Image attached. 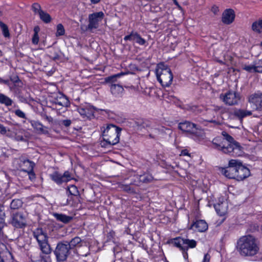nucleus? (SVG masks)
<instances>
[{"label": "nucleus", "mask_w": 262, "mask_h": 262, "mask_svg": "<svg viewBox=\"0 0 262 262\" xmlns=\"http://www.w3.org/2000/svg\"><path fill=\"white\" fill-rule=\"evenodd\" d=\"M222 135L225 138L217 137L213 139L212 144L214 148L223 153L233 156H240L243 154L242 147L233 138L226 132Z\"/></svg>", "instance_id": "f257e3e1"}, {"label": "nucleus", "mask_w": 262, "mask_h": 262, "mask_svg": "<svg viewBox=\"0 0 262 262\" xmlns=\"http://www.w3.org/2000/svg\"><path fill=\"white\" fill-rule=\"evenodd\" d=\"M237 250L242 256H252L259 250L257 241L251 235L244 236L237 241Z\"/></svg>", "instance_id": "f03ea898"}, {"label": "nucleus", "mask_w": 262, "mask_h": 262, "mask_svg": "<svg viewBox=\"0 0 262 262\" xmlns=\"http://www.w3.org/2000/svg\"><path fill=\"white\" fill-rule=\"evenodd\" d=\"M103 142L102 146L116 145L119 142L120 132L122 129L113 124H107L106 127L101 128Z\"/></svg>", "instance_id": "7ed1b4c3"}, {"label": "nucleus", "mask_w": 262, "mask_h": 262, "mask_svg": "<svg viewBox=\"0 0 262 262\" xmlns=\"http://www.w3.org/2000/svg\"><path fill=\"white\" fill-rule=\"evenodd\" d=\"M167 243L179 248L182 251L183 256L186 260L188 258L187 251L188 248H194L196 246V242L195 240L182 237L170 239L168 241Z\"/></svg>", "instance_id": "20e7f679"}, {"label": "nucleus", "mask_w": 262, "mask_h": 262, "mask_svg": "<svg viewBox=\"0 0 262 262\" xmlns=\"http://www.w3.org/2000/svg\"><path fill=\"white\" fill-rule=\"evenodd\" d=\"M156 76L158 80L163 86L168 87L172 83L173 75L170 68L163 63L157 66Z\"/></svg>", "instance_id": "39448f33"}, {"label": "nucleus", "mask_w": 262, "mask_h": 262, "mask_svg": "<svg viewBox=\"0 0 262 262\" xmlns=\"http://www.w3.org/2000/svg\"><path fill=\"white\" fill-rule=\"evenodd\" d=\"M33 236L36 239L42 253L48 254L51 249L48 242V236L41 228H37L33 231Z\"/></svg>", "instance_id": "423d86ee"}, {"label": "nucleus", "mask_w": 262, "mask_h": 262, "mask_svg": "<svg viewBox=\"0 0 262 262\" xmlns=\"http://www.w3.org/2000/svg\"><path fill=\"white\" fill-rule=\"evenodd\" d=\"M178 128L187 135L199 137L201 135V129L197 125L191 122L185 121L178 124Z\"/></svg>", "instance_id": "0eeeda50"}, {"label": "nucleus", "mask_w": 262, "mask_h": 262, "mask_svg": "<svg viewBox=\"0 0 262 262\" xmlns=\"http://www.w3.org/2000/svg\"><path fill=\"white\" fill-rule=\"evenodd\" d=\"M104 16V14L102 11L90 14L89 15V25L85 27V29L83 27H81V29L84 31L90 30L91 31L93 29H97L99 22L102 21Z\"/></svg>", "instance_id": "6e6552de"}, {"label": "nucleus", "mask_w": 262, "mask_h": 262, "mask_svg": "<svg viewBox=\"0 0 262 262\" xmlns=\"http://www.w3.org/2000/svg\"><path fill=\"white\" fill-rule=\"evenodd\" d=\"M70 248L66 242H59L57 244L54 253L58 261H65L70 253Z\"/></svg>", "instance_id": "1a4fd4ad"}, {"label": "nucleus", "mask_w": 262, "mask_h": 262, "mask_svg": "<svg viewBox=\"0 0 262 262\" xmlns=\"http://www.w3.org/2000/svg\"><path fill=\"white\" fill-rule=\"evenodd\" d=\"M220 98L226 105L231 106L238 104L240 100V95L237 92L229 91L225 94H221Z\"/></svg>", "instance_id": "9d476101"}, {"label": "nucleus", "mask_w": 262, "mask_h": 262, "mask_svg": "<svg viewBox=\"0 0 262 262\" xmlns=\"http://www.w3.org/2000/svg\"><path fill=\"white\" fill-rule=\"evenodd\" d=\"M13 163L16 165V168H19L21 171L24 172L33 169L35 165L33 162L23 157H20L19 159H15Z\"/></svg>", "instance_id": "9b49d317"}, {"label": "nucleus", "mask_w": 262, "mask_h": 262, "mask_svg": "<svg viewBox=\"0 0 262 262\" xmlns=\"http://www.w3.org/2000/svg\"><path fill=\"white\" fill-rule=\"evenodd\" d=\"M237 164H238V160L233 159L230 160L228 166L222 169V173L229 179H235Z\"/></svg>", "instance_id": "f8f14e48"}, {"label": "nucleus", "mask_w": 262, "mask_h": 262, "mask_svg": "<svg viewBox=\"0 0 262 262\" xmlns=\"http://www.w3.org/2000/svg\"><path fill=\"white\" fill-rule=\"evenodd\" d=\"M248 102L255 110L262 111V92L258 91L251 94L248 97Z\"/></svg>", "instance_id": "ddd939ff"}, {"label": "nucleus", "mask_w": 262, "mask_h": 262, "mask_svg": "<svg viewBox=\"0 0 262 262\" xmlns=\"http://www.w3.org/2000/svg\"><path fill=\"white\" fill-rule=\"evenodd\" d=\"M33 11L39 15L40 19L45 23H49L51 20V17L49 14L43 11L41 6L37 3H34L32 6Z\"/></svg>", "instance_id": "4468645a"}, {"label": "nucleus", "mask_w": 262, "mask_h": 262, "mask_svg": "<svg viewBox=\"0 0 262 262\" xmlns=\"http://www.w3.org/2000/svg\"><path fill=\"white\" fill-rule=\"evenodd\" d=\"M250 175V170L243 165L242 163L238 160V164H237L236 166L235 179L237 181H242L248 177Z\"/></svg>", "instance_id": "2eb2a0df"}, {"label": "nucleus", "mask_w": 262, "mask_h": 262, "mask_svg": "<svg viewBox=\"0 0 262 262\" xmlns=\"http://www.w3.org/2000/svg\"><path fill=\"white\" fill-rule=\"evenodd\" d=\"M11 224L15 228H21L26 226L25 219L20 212L13 213L11 216Z\"/></svg>", "instance_id": "dca6fc26"}, {"label": "nucleus", "mask_w": 262, "mask_h": 262, "mask_svg": "<svg viewBox=\"0 0 262 262\" xmlns=\"http://www.w3.org/2000/svg\"><path fill=\"white\" fill-rule=\"evenodd\" d=\"M235 18V13L231 9L225 10L222 14V20L225 24L229 25L231 24Z\"/></svg>", "instance_id": "f3484780"}, {"label": "nucleus", "mask_w": 262, "mask_h": 262, "mask_svg": "<svg viewBox=\"0 0 262 262\" xmlns=\"http://www.w3.org/2000/svg\"><path fill=\"white\" fill-rule=\"evenodd\" d=\"M124 40L125 41L135 40L140 45H144L146 43V40L142 38L139 34L134 31H132L130 34L125 36Z\"/></svg>", "instance_id": "a211bd4d"}, {"label": "nucleus", "mask_w": 262, "mask_h": 262, "mask_svg": "<svg viewBox=\"0 0 262 262\" xmlns=\"http://www.w3.org/2000/svg\"><path fill=\"white\" fill-rule=\"evenodd\" d=\"M79 113L83 118L86 117L91 119L94 117L95 109L93 106H87L84 108H79Z\"/></svg>", "instance_id": "6ab92c4d"}, {"label": "nucleus", "mask_w": 262, "mask_h": 262, "mask_svg": "<svg viewBox=\"0 0 262 262\" xmlns=\"http://www.w3.org/2000/svg\"><path fill=\"white\" fill-rule=\"evenodd\" d=\"M190 229H194L199 232H204L208 229V225L204 220H201L193 223Z\"/></svg>", "instance_id": "aec40b11"}, {"label": "nucleus", "mask_w": 262, "mask_h": 262, "mask_svg": "<svg viewBox=\"0 0 262 262\" xmlns=\"http://www.w3.org/2000/svg\"><path fill=\"white\" fill-rule=\"evenodd\" d=\"M111 93L116 97H121L124 92L123 88L119 84H112L110 85Z\"/></svg>", "instance_id": "412c9836"}, {"label": "nucleus", "mask_w": 262, "mask_h": 262, "mask_svg": "<svg viewBox=\"0 0 262 262\" xmlns=\"http://www.w3.org/2000/svg\"><path fill=\"white\" fill-rule=\"evenodd\" d=\"M214 207L220 216H224L227 211V204L226 202H222L214 204Z\"/></svg>", "instance_id": "4be33fe9"}, {"label": "nucleus", "mask_w": 262, "mask_h": 262, "mask_svg": "<svg viewBox=\"0 0 262 262\" xmlns=\"http://www.w3.org/2000/svg\"><path fill=\"white\" fill-rule=\"evenodd\" d=\"M32 126L38 132L42 134H48V131L45 128L46 127L44 126L40 122L35 120H29Z\"/></svg>", "instance_id": "5701e85b"}, {"label": "nucleus", "mask_w": 262, "mask_h": 262, "mask_svg": "<svg viewBox=\"0 0 262 262\" xmlns=\"http://www.w3.org/2000/svg\"><path fill=\"white\" fill-rule=\"evenodd\" d=\"M251 115L252 112L250 111L243 109H237L234 111V115L240 120H242L247 116H251Z\"/></svg>", "instance_id": "b1692460"}, {"label": "nucleus", "mask_w": 262, "mask_h": 262, "mask_svg": "<svg viewBox=\"0 0 262 262\" xmlns=\"http://www.w3.org/2000/svg\"><path fill=\"white\" fill-rule=\"evenodd\" d=\"M13 103V101L6 95L0 93V104L4 105L6 107L11 106Z\"/></svg>", "instance_id": "393cba45"}, {"label": "nucleus", "mask_w": 262, "mask_h": 262, "mask_svg": "<svg viewBox=\"0 0 262 262\" xmlns=\"http://www.w3.org/2000/svg\"><path fill=\"white\" fill-rule=\"evenodd\" d=\"M68 245L70 249H73L77 246H81L82 240L78 236H76L72 238L70 242H65Z\"/></svg>", "instance_id": "a878e982"}, {"label": "nucleus", "mask_w": 262, "mask_h": 262, "mask_svg": "<svg viewBox=\"0 0 262 262\" xmlns=\"http://www.w3.org/2000/svg\"><path fill=\"white\" fill-rule=\"evenodd\" d=\"M50 177L52 181L58 185L64 183L62 174L57 171H54L53 173L50 174Z\"/></svg>", "instance_id": "bb28decb"}, {"label": "nucleus", "mask_w": 262, "mask_h": 262, "mask_svg": "<svg viewBox=\"0 0 262 262\" xmlns=\"http://www.w3.org/2000/svg\"><path fill=\"white\" fill-rule=\"evenodd\" d=\"M124 75L123 73L115 74L111 76L105 78L104 81L106 83L116 84L118 78H120L122 75Z\"/></svg>", "instance_id": "cd10ccee"}, {"label": "nucleus", "mask_w": 262, "mask_h": 262, "mask_svg": "<svg viewBox=\"0 0 262 262\" xmlns=\"http://www.w3.org/2000/svg\"><path fill=\"white\" fill-rule=\"evenodd\" d=\"M54 216L58 221L63 223H68L73 219L72 217L63 214L55 213Z\"/></svg>", "instance_id": "c85d7f7f"}, {"label": "nucleus", "mask_w": 262, "mask_h": 262, "mask_svg": "<svg viewBox=\"0 0 262 262\" xmlns=\"http://www.w3.org/2000/svg\"><path fill=\"white\" fill-rule=\"evenodd\" d=\"M251 28L253 31L260 33L262 29V18L254 21L252 25Z\"/></svg>", "instance_id": "c756f323"}, {"label": "nucleus", "mask_w": 262, "mask_h": 262, "mask_svg": "<svg viewBox=\"0 0 262 262\" xmlns=\"http://www.w3.org/2000/svg\"><path fill=\"white\" fill-rule=\"evenodd\" d=\"M55 103L61 106L67 107L69 105V101L65 96L60 97L59 99H57Z\"/></svg>", "instance_id": "7c9ffc66"}, {"label": "nucleus", "mask_w": 262, "mask_h": 262, "mask_svg": "<svg viewBox=\"0 0 262 262\" xmlns=\"http://www.w3.org/2000/svg\"><path fill=\"white\" fill-rule=\"evenodd\" d=\"M154 180L153 177L150 174H144L140 175L139 180L143 183H148L151 182Z\"/></svg>", "instance_id": "2f4dec72"}, {"label": "nucleus", "mask_w": 262, "mask_h": 262, "mask_svg": "<svg viewBox=\"0 0 262 262\" xmlns=\"http://www.w3.org/2000/svg\"><path fill=\"white\" fill-rule=\"evenodd\" d=\"M156 130H157L160 134L164 136V135H168L170 136L172 131L171 129L168 128H166L164 126H161L160 128H155Z\"/></svg>", "instance_id": "473e14b6"}, {"label": "nucleus", "mask_w": 262, "mask_h": 262, "mask_svg": "<svg viewBox=\"0 0 262 262\" xmlns=\"http://www.w3.org/2000/svg\"><path fill=\"white\" fill-rule=\"evenodd\" d=\"M136 124L138 126V129L141 130L142 128H147L150 126V123L148 121L139 120L136 122Z\"/></svg>", "instance_id": "72a5a7b5"}, {"label": "nucleus", "mask_w": 262, "mask_h": 262, "mask_svg": "<svg viewBox=\"0 0 262 262\" xmlns=\"http://www.w3.org/2000/svg\"><path fill=\"white\" fill-rule=\"evenodd\" d=\"M23 205L22 201L19 199H14L12 201L10 204V208L12 209H17L21 207Z\"/></svg>", "instance_id": "f704fd0d"}, {"label": "nucleus", "mask_w": 262, "mask_h": 262, "mask_svg": "<svg viewBox=\"0 0 262 262\" xmlns=\"http://www.w3.org/2000/svg\"><path fill=\"white\" fill-rule=\"evenodd\" d=\"M120 188L122 190H123L125 192H127L128 193H135V190L133 188H132L128 185L121 184L120 185Z\"/></svg>", "instance_id": "c9c22d12"}, {"label": "nucleus", "mask_w": 262, "mask_h": 262, "mask_svg": "<svg viewBox=\"0 0 262 262\" xmlns=\"http://www.w3.org/2000/svg\"><path fill=\"white\" fill-rule=\"evenodd\" d=\"M65 32L63 26L61 24H59L57 26V31L56 33V36L64 35Z\"/></svg>", "instance_id": "e433bc0d"}, {"label": "nucleus", "mask_w": 262, "mask_h": 262, "mask_svg": "<svg viewBox=\"0 0 262 262\" xmlns=\"http://www.w3.org/2000/svg\"><path fill=\"white\" fill-rule=\"evenodd\" d=\"M243 69L250 73L256 72L255 64L254 65H244Z\"/></svg>", "instance_id": "4c0bfd02"}, {"label": "nucleus", "mask_w": 262, "mask_h": 262, "mask_svg": "<svg viewBox=\"0 0 262 262\" xmlns=\"http://www.w3.org/2000/svg\"><path fill=\"white\" fill-rule=\"evenodd\" d=\"M69 193L72 195H76L78 193L77 188L75 185H71L68 188Z\"/></svg>", "instance_id": "58836bf2"}, {"label": "nucleus", "mask_w": 262, "mask_h": 262, "mask_svg": "<svg viewBox=\"0 0 262 262\" xmlns=\"http://www.w3.org/2000/svg\"><path fill=\"white\" fill-rule=\"evenodd\" d=\"M72 123V121L70 119L61 120L59 121V125L60 126H64L66 127H69Z\"/></svg>", "instance_id": "ea45409f"}, {"label": "nucleus", "mask_w": 262, "mask_h": 262, "mask_svg": "<svg viewBox=\"0 0 262 262\" xmlns=\"http://www.w3.org/2000/svg\"><path fill=\"white\" fill-rule=\"evenodd\" d=\"M1 28L2 30L3 34L4 36L5 37H10L9 31L8 28L7 26V25L5 24L3 26H2Z\"/></svg>", "instance_id": "a19ab883"}, {"label": "nucleus", "mask_w": 262, "mask_h": 262, "mask_svg": "<svg viewBox=\"0 0 262 262\" xmlns=\"http://www.w3.org/2000/svg\"><path fill=\"white\" fill-rule=\"evenodd\" d=\"M62 176L64 183L67 182L72 179L71 176L68 171H65Z\"/></svg>", "instance_id": "79ce46f5"}, {"label": "nucleus", "mask_w": 262, "mask_h": 262, "mask_svg": "<svg viewBox=\"0 0 262 262\" xmlns=\"http://www.w3.org/2000/svg\"><path fill=\"white\" fill-rule=\"evenodd\" d=\"M256 72L262 73V60H259L255 63Z\"/></svg>", "instance_id": "37998d69"}, {"label": "nucleus", "mask_w": 262, "mask_h": 262, "mask_svg": "<svg viewBox=\"0 0 262 262\" xmlns=\"http://www.w3.org/2000/svg\"><path fill=\"white\" fill-rule=\"evenodd\" d=\"M14 113L16 116L17 117L23 118V119H26V114L20 110L18 109L14 111Z\"/></svg>", "instance_id": "c03bdc74"}, {"label": "nucleus", "mask_w": 262, "mask_h": 262, "mask_svg": "<svg viewBox=\"0 0 262 262\" xmlns=\"http://www.w3.org/2000/svg\"><path fill=\"white\" fill-rule=\"evenodd\" d=\"M26 172L27 173L29 176V179L32 181L34 180L35 178V174L33 171V169L31 170L30 171H27Z\"/></svg>", "instance_id": "a18cd8bd"}, {"label": "nucleus", "mask_w": 262, "mask_h": 262, "mask_svg": "<svg viewBox=\"0 0 262 262\" xmlns=\"http://www.w3.org/2000/svg\"><path fill=\"white\" fill-rule=\"evenodd\" d=\"M41 117L49 122H52L53 119L51 116H48L46 113H42Z\"/></svg>", "instance_id": "49530a36"}, {"label": "nucleus", "mask_w": 262, "mask_h": 262, "mask_svg": "<svg viewBox=\"0 0 262 262\" xmlns=\"http://www.w3.org/2000/svg\"><path fill=\"white\" fill-rule=\"evenodd\" d=\"M32 43L37 45L39 41V36L38 34H34L32 39Z\"/></svg>", "instance_id": "de8ad7c7"}, {"label": "nucleus", "mask_w": 262, "mask_h": 262, "mask_svg": "<svg viewBox=\"0 0 262 262\" xmlns=\"http://www.w3.org/2000/svg\"><path fill=\"white\" fill-rule=\"evenodd\" d=\"M10 80L13 83H16L19 81V79L17 75H14L10 77Z\"/></svg>", "instance_id": "09e8293b"}, {"label": "nucleus", "mask_w": 262, "mask_h": 262, "mask_svg": "<svg viewBox=\"0 0 262 262\" xmlns=\"http://www.w3.org/2000/svg\"><path fill=\"white\" fill-rule=\"evenodd\" d=\"M50 57L54 60L59 59V55H58V53L55 51L53 53V54L50 55Z\"/></svg>", "instance_id": "8fccbe9b"}, {"label": "nucleus", "mask_w": 262, "mask_h": 262, "mask_svg": "<svg viewBox=\"0 0 262 262\" xmlns=\"http://www.w3.org/2000/svg\"><path fill=\"white\" fill-rule=\"evenodd\" d=\"M210 259V256L209 254H205L203 262H209Z\"/></svg>", "instance_id": "3c124183"}, {"label": "nucleus", "mask_w": 262, "mask_h": 262, "mask_svg": "<svg viewBox=\"0 0 262 262\" xmlns=\"http://www.w3.org/2000/svg\"><path fill=\"white\" fill-rule=\"evenodd\" d=\"M0 83H4L8 86H10V82L9 80H4L1 78H0Z\"/></svg>", "instance_id": "603ef678"}, {"label": "nucleus", "mask_w": 262, "mask_h": 262, "mask_svg": "<svg viewBox=\"0 0 262 262\" xmlns=\"http://www.w3.org/2000/svg\"><path fill=\"white\" fill-rule=\"evenodd\" d=\"M0 133L1 134L4 135L6 133L7 130L5 127H4L3 125L0 127Z\"/></svg>", "instance_id": "864d4df0"}, {"label": "nucleus", "mask_w": 262, "mask_h": 262, "mask_svg": "<svg viewBox=\"0 0 262 262\" xmlns=\"http://www.w3.org/2000/svg\"><path fill=\"white\" fill-rule=\"evenodd\" d=\"M39 27L38 26H36L34 28V34H38V32L39 31Z\"/></svg>", "instance_id": "5fc2aeb1"}, {"label": "nucleus", "mask_w": 262, "mask_h": 262, "mask_svg": "<svg viewBox=\"0 0 262 262\" xmlns=\"http://www.w3.org/2000/svg\"><path fill=\"white\" fill-rule=\"evenodd\" d=\"M121 250L120 248H119L118 246H116L114 248V253H118Z\"/></svg>", "instance_id": "6e6d98bb"}, {"label": "nucleus", "mask_w": 262, "mask_h": 262, "mask_svg": "<svg viewBox=\"0 0 262 262\" xmlns=\"http://www.w3.org/2000/svg\"><path fill=\"white\" fill-rule=\"evenodd\" d=\"M2 221L0 224V229H1L4 226L5 224L4 216L2 217Z\"/></svg>", "instance_id": "4d7b16f0"}, {"label": "nucleus", "mask_w": 262, "mask_h": 262, "mask_svg": "<svg viewBox=\"0 0 262 262\" xmlns=\"http://www.w3.org/2000/svg\"><path fill=\"white\" fill-rule=\"evenodd\" d=\"M257 258L258 260H262V252L258 254Z\"/></svg>", "instance_id": "13d9d810"}, {"label": "nucleus", "mask_w": 262, "mask_h": 262, "mask_svg": "<svg viewBox=\"0 0 262 262\" xmlns=\"http://www.w3.org/2000/svg\"><path fill=\"white\" fill-rule=\"evenodd\" d=\"M212 10L215 14L218 11V8L217 7H213Z\"/></svg>", "instance_id": "bf43d9fd"}, {"label": "nucleus", "mask_w": 262, "mask_h": 262, "mask_svg": "<svg viewBox=\"0 0 262 262\" xmlns=\"http://www.w3.org/2000/svg\"><path fill=\"white\" fill-rule=\"evenodd\" d=\"M100 0H91V2L92 4H97L100 2Z\"/></svg>", "instance_id": "052dcab7"}, {"label": "nucleus", "mask_w": 262, "mask_h": 262, "mask_svg": "<svg viewBox=\"0 0 262 262\" xmlns=\"http://www.w3.org/2000/svg\"><path fill=\"white\" fill-rule=\"evenodd\" d=\"M208 122H211V123H213L215 124H219L218 122H217L216 121H215L214 120H209Z\"/></svg>", "instance_id": "680f3d73"}, {"label": "nucleus", "mask_w": 262, "mask_h": 262, "mask_svg": "<svg viewBox=\"0 0 262 262\" xmlns=\"http://www.w3.org/2000/svg\"><path fill=\"white\" fill-rule=\"evenodd\" d=\"M115 234V233L114 232H110L109 233V236L108 237H113V236Z\"/></svg>", "instance_id": "e2e57ef3"}, {"label": "nucleus", "mask_w": 262, "mask_h": 262, "mask_svg": "<svg viewBox=\"0 0 262 262\" xmlns=\"http://www.w3.org/2000/svg\"><path fill=\"white\" fill-rule=\"evenodd\" d=\"M149 136L150 138H153V139H155V137L152 135V134H149Z\"/></svg>", "instance_id": "0e129e2a"}, {"label": "nucleus", "mask_w": 262, "mask_h": 262, "mask_svg": "<svg viewBox=\"0 0 262 262\" xmlns=\"http://www.w3.org/2000/svg\"><path fill=\"white\" fill-rule=\"evenodd\" d=\"M4 25H5L4 23H3V22H2L1 20H0V27H1L2 26H3Z\"/></svg>", "instance_id": "69168bd1"}, {"label": "nucleus", "mask_w": 262, "mask_h": 262, "mask_svg": "<svg viewBox=\"0 0 262 262\" xmlns=\"http://www.w3.org/2000/svg\"><path fill=\"white\" fill-rule=\"evenodd\" d=\"M3 206L2 205L0 204V210H3Z\"/></svg>", "instance_id": "338daca9"}, {"label": "nucleus", "mask_w": 262, "mask_h": 262, "mask_svg": "<svg viewBox=\"0 0 262 262\" xmlns=\"http://www.w3.org/2000/svg\"><path fill=\"white\" fill-rule=\"evenodd\" d=\"M183 153L184 155H187L188 154L187 152H186L185 151H183Z\"/></svg>", "instance_id": "774afa93"}]
</instances>
